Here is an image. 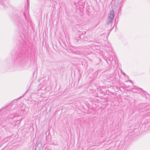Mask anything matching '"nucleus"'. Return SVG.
<instances>
[{"mask_svg":"<svg viewBox=\"0 0 150 150\" xmlns=\"http://www.w3.org/2000/svg\"><path fill=\"white\" fill-rule=\"evenodd\" d=\"M26 52L27 51L25 47L20 48L17 51V57L16 62L18 66L21 65L24 63Z\"/></svg>","mask_w":150,"mask_h":150,"instance_id":"obj_1","label":"nucleus"},{"mask_svg":"<svg viewBox=\"0 0 150 150\" xmlns=\"http://www.w3.org/2000/svg\"><path fill=\"white\" fill-rule=\"evenodd\" d=\"M15 23L16 25H18L20 27H24V21L19 17L16 16L14 19Z\"/></svg>","mask_w":150,"mask_h":150,"instance_id":"obj_2","label":"nucleus"},{"mask_svg":"<svg viewBox=\"0 0 150 150\" xmlns=\"http://www.w3.org/2000/svg\"><path fill=\"white\" fill-rule=\"evenodd\" d=\"M115 15L114 14V12L113 10L111 11L108 15V18L111 20V21H112Z\"/></svg>","mask_w":150,"mask_h":150,"instance_id":"obj_3","label":"nucleus"},{"mask_svg":"<svg viewBox=\"0 0 150 150\" xmlns=\"http://www.w3.org/2000/svg\"><path fill=\"white\" fill-rule=\"evenodd\" d=\"M112 21H111V20L110 19H108V20L107 21V23L108 25H109L110 23H111Z\"/></svg>","mask_w":150,"mask_h":150,"instance_id":"obj_4","label":"nucleus"},{"mask_svg":"<svg viewBox=\"0 0 150 150\" xmlns=\"http://www.w3.org/2000/svg\"><path fill=\"white\" fill-rule=\"evenodd\" d=\"M123 4H124V3H122V2L121 3H120V5H121V7L123 5Z\"/></svg>","mask_w":150,"mask_h":150,"instance_id":"obj_5","label":"nucleus"},{"mask_svg":"<svg viewBox=\"0 0 150 150\" xmlns=\"http://www.w3.org/2000/svg\"><path fill=\"white\" fill-rule=\"evenodd\" d=\"M23 17H24V18H25V19L26 18V17H25V13H23Z\"/></svg>","mask_w":150,"mask_h":150,"instance_id":"obj_6","label":"nucleus"},{"mask_svg":"<svg viewBox=\"0 0 150 150\" xmlns=\"http://www.w3.org/2000/svg\"><path fill=\"white\" fill-rule=\"evenodd\" d=\"M122 73L124 75H126V74L124 73H122V70L121 71Z\"/></svg>","mask_w":150,"mask_h":150,"instance_id":"obj_7","label":"nucleus"},{"mask_svg":"<svg viewBox=\"0 0 150 150\" xmlns=\"http://www.w3.org/2000/svg\"><path fill=\"white\" fill-rule=\"evenodd\" d=\"M112 60H113V59H112V60H111V59H110V60H109V61H110V60L112 61Z\"/></svg>","mask_w":150,"mask_h":150,"instance_id":"obj_8","label":"nucleus"},{"mask_svg":"<svg viewBox=\"0 0 150 150\" xmlns=\"http://www.w3.org/2000/svg\"><path fill=\"white\" fill-rule=\"evenodd\" d=\"M129 81H130L132 83V81L131 80Z\"/></svg>","mask_w":150,"mask_h":150,"instance_id":"obj_9","label":"nucleus"},{"mask_svg":"<svg viewBox=\"0 0 150 150\" xmlns=\"http://www.w3.org/2000/svg\"><path fill=\"white\" fill-rule=\"evenodd\" d=\"M27 1H28V0H27Z\"/></svg>","mask_w":150,"mask_h":150,"instance_id":"obj_10","label":"nucleus"}]
</instances>
